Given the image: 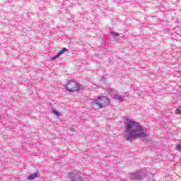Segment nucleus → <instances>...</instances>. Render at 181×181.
<instances>
[{
    "mask_svg": "<svg viewBox=\"0 0 181 181\" xmlns=\"http://www.w3.org/2000/svg\"><path fill=\"white\" fill-rule=\"evenodd\" d=\"M111 35H112V36H119V34L118 33L111 32Z\"/></svg>",
    "mask_w": 181,
    "mask_h": 181,
    "instance_id": "9b49d317",
    "label": "nucleus"
},
{
    "mask_svg": "<svg viewBox=\"0 0 181 181\" xmlns=\"http://www.w3.org/2000/svg\"><path fill=\"white\" fill-rule=\"evenodd\" d=\"M145 177V173L142 171H137L130 174L129 178L132 180L138 179L139 180H142Z\"/></svg>",
    "mask_w": 181,
    "mask_h": 181,
    "instance_id": "20e7f679",
    "label": "nucleus"
},
{
    "mask_svg": "<svg viewBox=\"0 0 181 181\" xmlns=\"http://www.w3.org/2000/svg\"><path fill=\"white\" fill-rule=\"evenodd\" d=\"M176 149H177V151H181V145L177 144V146H176Z\"/></svg>",
    "mask_w": 181,
    "mask_h": 181,
    "instance_id": "f8f14e48",
    "label": "nucleus"
},
{
    "mask_svg": "<svg viewBox=\"0 0 181 181\" xmlns=\"http://www.w3.org/2000/svg\"><path fill=\"white\" fill-rule=\"evenodd\" d=\"M71 131H72V132H74V128H71Z\"/></svg>",
    "mask_w": 181,
    "mask_h": 181,
    "instance_id": "4468645a",
    "label": "nucleus"
},
{
    "mask_svg": "<svg viewBox=\"0 0 181 181\" xmlns=\"http://www.w3.org/2000/svg\"><path fill=\"white\" fill-rule=\"evenodd\" d=\"M65 89L71 93H74L80 90V84L77 83L76 81H71L65 85Z\"/></svg>",
    "mask_w": 181,
    "mask_h": 181,
    "instance_id": "7ed1b4c3",
    "label": "nucleus"
},
{
    "mask_svg": "<svg viewBox=\"0 0 181 181\" xmlns=\"http://www.w3.org/2000/svg\"><path fill=\"white\" fill-rule=\"evenodd\" d=\"M113 98L115 100H117V101H122L124 100V98H125V97L122 96L118 93H116V94L113 95Z\"/></svg>",
    "mask_w": 181,
    "mask_h": 181,
    "instance_id": "0eeeda50",
    "label": "nucleus"
},
{
    "mask_svg": "<svg viewBox=\"0 0 181 181\" xmlns=\"http://www.w3.org/2000/svg\"><path fill=\"white\" fill-rule=\"evenodd\" d=\"M64 52H67V49L66 48H63L61 51H59L58 52V54L57 55H55L54 57H53L52 58H51V60H56V59H57L59 57L62 56V54H63V53H64Z\"/></svg>",
    "mask_w": 181,
    "mask_h": 181,
    "instance_id": "39448f33",
    "label": "nucleus"
},
{
    "mask_svg": "<svg viewBox=\"0 0 181 181\" xmlns=\"http://www.w3.org/2000/svg\"><path fill=\"white\" fill-rule=\"evenodd\" d=\"M52 112L54 113V115H56L57 117H59L60 115L59 112H57V110H56V109H53V107H52Z\"/></svg>",
    "mask_w": 181,
    "mask_h": 181,
    "instance_id": "1a4fd4ad",
    "label": "nucleus"
},
{
    "mask_svg": "<svg viewBox=\"0 0 181 181\" xmlns=\"http://www.w3.org/2000/svg\"><path fill=\"white\" fill-rule=\"evenodd\" d=\"M175 114H179L180 115H181V108L178 107L175 110Z\"/></svg>",
    "mask_w": 181,
    "mask_h": 181,
    "instance_id": "9d476101",
    "label": "nucleus"
},
{
    "mask_svg": "<svg viewBox=\"0 0 181 181\" xmlns=\"http://www.w3.org/2000/svg\"><path fill=\"white\" fill-rule=\"evenodd\" d=\"M148 129L141 125L139 122L132 119L127 118L124 121V138L126 141L148 138Z\"/></svg>",
    "mask_w": 181,
    "mask_h": 181,
    "instance_id": "f257e3e1",
    "label": "nucleus"
},
{
    "mask_svg": "<svg viewBox=\"0 0 181 181\" xmlns=\"http://www.w3.org/2000/svg\"><path fill=\"white\" fill-rule=\"evenodd\" d=\"M100 81H102V82H104V81H105V78H102V79L100 80Z\"/></svg>",
    "mask_w": 181,
    "mask_h": 181,
    "instance_id": "ddd939ff",
    "label": "nucleus"
},
{
    "mask_svg": "<svg viewBox=\"0 0 181 181\" xmlns=\"http://www.w3.org/2000/svg\"><path fill=\"white\" fill-rule=\"evenodd\" d=\"M37 175H39V172L37 171L36 173H34L33 174H30V176L28 177V180H33V179H35V177H37Z\"/></svg>",
    "mask_w": 181,
    "mask_h": 181,
    "instance_id": "6e6552de",
    "label": "nucleus"
},
{
    "mask_svg": "<svg viewBox=\"0 0 181 181\" xmlns=\"http://www.w3.org/2000/svg\"><path fill=\"white\" fill-rule=\"evenodd\" d=\"M69 177H70V180H73V181H83V178L78 174H76L74 177L70 175Z\"/></svg>",
    "mask_w": 181,
    "mask_h": 181,
    "instance_id": "423d86ee",
    "label": "nucleus"
},
{
    "mask_svg": "<svg viewBox=\"0 0 181 181\" xmlns=\"http://www.w3.org/2000/svg\"><path fill=\"white\" fill-rule=\"evenodd\" d=\"M91 103L93 101V104L97 105L98 108H104V107H107V105H110V99H108L105 96L98 97V98L93 100L90 99Z\"/></svg>",
    "mask_w": 181,
    "mask_h": 181,
    "instance_id": "f03ea898",
    "label": "nucleus"
}]
</instances>
